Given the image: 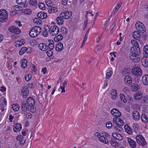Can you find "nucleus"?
Here are the masks:
<instances>
[{
  "label": "nucleus",
  "mask_w": 148,
  "mask_h": 148,
  "mask_svg": "<svg viewBox=\"0 0 148 148\" xmlns=\"http://www.w3.org/2000/svg\"><path fill=\"white\" fill-rule=\"evenodd\" d=\"M125 132L129 134H132V131L130 127L127 125H125L124 127Z\"/></svg>",
  "instance_id": "nucleus-30"
},
{
  "label": "nucleus",
  "mask_w": 148,
  "mask_h": 148,
  "mask_svg": "<svg viewBox=\"0 0 148 148\" xmlns=\"http://www.w3.org/2000/svg\"><path fill=\"white\" fill-rule=\"evenodd\" d=\"M72 12L69 11L63 12L60 14V16L57 17L56 21L58 23L59 25H62L63 23V19H68L71 16Z\"/></svg>",
  "instance_id": "nucleus-1"
},
{
  "label": "nucleus",
  "mask_w": 148,
  "mask_h": 148,
  "mask_svg": "<svg viewBox=\"0 0 148 148\" xmlns=\"http://www.w3.org/2000/svg\"><path fill=\"white\" fill-rule=\"evenodd\" d=\"M61 31L64 34H66L68 32V30L64 27H62L61 29Z\"/></svg>",
  "instance_id": "nucleus-54"
},
{
  "label": "nucleus",
  "mask_w": 148,
  "mask_h": 148,
  "mask_svg": "<svg viewBox=\"0 0 148 148\" xmlns=\"http://www.w3.org/2000/svg\"><path fill=\"white\" fill-rule=\"evenodd\" d=\"M118 120L119 121V123L118 124L121 125H124V122L122 119L119 118L118 119Z\"/></svg>",
  "instance_id": "nucleus-56"
},
{
  "label": "nucleus",
  "mask_w": 148,
  "mask_h": 148,
  "mask_svg": "<svg viewBox=\"0 0 148 148\" xmlns=\"http://www.w3.org/2000/svg\"><path fill=\"white\" fill-rule=\"evenodd\" d=\"M140 119L143 122L145 123H148V117L145 114H142L141 115Z\"/></svg>",
  "instance_id": "nucleus-28"
},
{
  "label": "nucleus",
  "mask_w": 148,
  "mask_h": 148,
  "mask_svg": "<svg viewBox=\"0 0 148 148\" xmlns=\"http://www.w3.org/2000/svg\"><path fill=\"white\" fill-rule=\"evenodd\" d=\"M48 49H49V50H52L54 48V46L53 43L52 42L51 43H49L47 46Z\"/></svg>",
  "instance_id": "nucleus-48"
},
{
  "label": "nucleus",
  "mask_w": 148,
  "mask_h": 148,
  "mask_svg": "<svg viewBox=\"0 0 148 148\" xmlns=\"http://www.w3.org/2000/svg\"><path fill=\"white\" fill-rule=\"evenodd\" d=\"M23 138V136L21 135L18 136L16 138L17 140L19 141Z\"/></svg>",
  "instance_id": "nucleus-61"
},
{
  "label": "nucleus",
  "mask_w": 148,
  "mask_h": 148,
  "mask_svg": "<svg viewBox=\"0 0 148 148\" xmlns=\"http://www.w3.org/2000/svg\"><path fill=\"white\" fill-rule=\"evenodd\" d=\"M63 48V44L61 42H59L56 45V49L57 51L59 52L61 51Z\"/></svg>",
  "instance_id": "nucleus-27"
},
{
  "label": "nucleus",
  "mask_w": 148,
  "mask_h": 148,
  "mask_svg": "<svg viewBox=\"0 0 148 148\" xmlns=\"http://www.w3.org/2000/svg\"><path fill=\"white\" fill-rule=\"evenodd\" d=\"M22 8L21 6L18 5L13 6V9L16 11H19L21 10Z\"/></svg>",
  "instance_id": "nucleus-49"
},
{
  "label": "nucleus",
  "mask_w": 148,
  "mask_h": 148,
  "mask_svg": "<svg viewBox=\"0 0 148 148\" xmlns=\"http://www.w3.org/2000/svg\"><path fill=\"white\" fill-rule=\"evenodd\" d=\"M127 139L128 142L131 147L132 148H135L136 147L137 144L135 141L132 140L130 137L127 138Z\"/></svg>",
  "instance_id": "nucleus-12"
},
{
  "label": "nucleus",
  "mask_w": 148,
  "mask_h": 148,
  "mask_svg": "<svg viewBox=\"0 0 148 148\" xmlns=\"http://www.w3.org/2000/svg\"><path fill=\"white\" fill-rule=\"evenodd\" d=\"M139 46H135L134 47H131L130 49V54H134L136 56H140L141 54L140 49Z\"/></svg>",
  "instance_id": "nucleus-8"
},
{
  "label": "nucleus",
  "mask_w": 148,
  "mask_h": 148,
  "mask_svg": "<svg viewBox=\"0 0 148 148\" xmlns=\"http://www.w3.org/2000/svg\"><path fill=\"white\" fill-rule=\"evenodd\" d=\"M21 92L23 93V97L26 98L28 96L29 93V90L27 86H24L21 90Z\"/></svg>",
  "instance_id": "nucleus-14"
},
{
  "label": "nucleus",
  "mask_w": 148,
  "mask_h": 148,
  "mask_svg": "<svg viewBox=\"0 0 148 148\" xmlns=\"http://www.w3.org/2000/svg\"><path fill=\"white\" fill-rule=\"evenodd\" d=\"M31 45L33 47H34L36 45L37 43L35 40H33L31 41L30 42Z\"/></svg>",
  "instance_id": "nucleus-58"
},
{
  "label": "nucleus",
  "mask_w": 148,
  "mask_h": 148,
  "mask_svg": "<svg viewBox=\"0 0 148 148\" xmlns=\"http://www.w3.org/2000/svg\"><path fill=\"white\" fill-rule=\"evenodd\" d=\"M110 143L111 145L114 147H116L119 145V143L116 141H111Z\"/></svg>",
  "instance_id": "nucleus-42"
},
{
  "label": "nucleus",
  "mask_w": 148,
  "mask_h": 148,
  "mask_svg": "<svg viewBox=\"0 0 148 148\" xmlns=\"http://www.w3.org/2000/svg\"><path fill=\"white\" fill-rule=\"evenodd\" d=\"M47 55L49 57L53 55V52L51 50H48L47 52Z\"/></svg>",
  "instance_id": "nucleus-60"
},
{
  "label": "nucleus",
  "mask_w": 148,
  "mask_h": 148,
  "mask_svg": "<svg viewBox=\"0 0 148 148\" xmlns=\"http://www.w3.org/2000/svg\"><path fill=\"white\" fill-rule=\"evenodd\" d=\"M21 108L22 112H26L27 110L29 111L30 107L26 103L23 102L21 105Z\"/></svg>",
  "instance_id": "nucleus-16"
},
{
  "label": "nucleus",
  "mask_w": 148,
  "mask_h": 148,
  "mask_svg": "<svg viewBox=\"0 0 148 148\" xmlns=\"http://www.w3.org/2000/svg\"><path fill=\"white\" fill-rule=\"evenodd\" d=\"M112 136L118 140H121L123 139L122 136L120 134L117 132L112 133Z\"/></svg>",
  "instance_id": "nucleus-20"
},
{
  "label": "nucleus",
  "mask_w": 148,
  "mask_h": 148,
  "mask_svg": "<svg viewBox=\"0 0 148 148\" xmlns=\"http://www.w3.org/2000/svg\"><path fill=\"white\" fill-rule=\"evenodd\" d=\"M135 138L136 141L139 145L143 146L147 144V143L145 138L142 135H137Z\"/></svg>",
  "instance_id": "nucleus-6"
},
{
  "label": "nucleus",
  "mask_w": 148,
  "mask_h": 148,
  "mask_svg": "<svg viewBox=\"0 0 148 148\" xmlns=\"http://www.w3.org/2000/svg\"><path fill=\"white\" fill-rule=\"evenodd\" d=\"M41 28L38 26H36L32 28L29 32V35L32 37L37 36L41 32Z\"/></svg>",
  "instance_id": "nucleus-2"
},
{
  "label": "nucleus",
  "mask_w": 148,
  "mask_h": 148,
  "mask_svg": "<svg viewBox=\"0 0 148 148\" xmlns=\"http://www.w3.org/2000/svg\"><path fill=\"white\" fill-rule=\"evenodd\" d=\"M63 38L62 36L59 34L55 37L54 38V40L56 41H58L61 40Z\"/></svg>",
  "instance_id": "nucleus-35"
},
{
  "label": "nucleus",
  "mask_w": 148,
  "mask_h": 148,
  "mask_svg": "<svg viewBox=\"0 0 148 148\" xmlns=\"http://www.w3.org/2000/svg\"><path fill=\"white\" fill-rule=\"evenodd\" d=\"M13 127V130L15 132L20 131L22 128L21 125L19 123L15 124Z\"/></svg>",
  "instance_id": "nucleus-24"
},
{
  "label": "nucleus",
  "mask_w": 148,
  "mask_h": 148,
  "mask_svg": "<svg viewBox=\"0 0 148 148\" xmlns=\"http://www.w3.org/2000/svg\"><path fill=\"white\" fill-rule=\"evenodd\" d=\"M12 108L13 110L15 111H17L19 110L18 107L14 104L12 105Z\"/></svg>",
  "instance_id": "nucleus-59"
},
{
  "label": "nucleus",
  "mask_w": 148,
  "mask_h": 148,
  "mask_svg": "<svg viewBox=\"0 0 148 148\" xmlns=\"http://www.w3.org/2000/svg\"><path fill=\"white\" fill-rule=\"evenodd\" d=\"M129 57L130 59L134 62H139L140 60V56L134 55V54H129Z\"/></svg>",
  "instance_id": "nucleus-10"
},
{
  "label": "nucleus",
  "mask_w": 148,
  "mask_h": 148,
  "mask_svg": "<svg viewBox=\"0 0 148 148\" xmlns=\"http://www.w3.org/2000/svg\"><path fill=\"white\" fill-rule=\"evenodd\" d=\"M120 99L123 101V103H125L127 102V100L125 97V96L124 94H121L120 95Z\"/></svg>",
  "instance_id": "nucleus-39"
},
{
  "label": "nucleus",
  "mask_w": 148,
  "mask_h": 148,
  "mask_svg": "<svg viewBox=\"0 0 148 148\" xmlns=\"http://www.w3.org/2000/svg\"><path fill=\"white\" fill-rule=\"evenodd\" d=\"M106 125L107 128L110 129L112 126V123L110 121H107L106 123Z\"/></svg>",
  "instance_id": "nucleus-47"
},
{
  "label": "nucleus",
  "mask_w": 148,
  "mask_h": 148,
  "mask_svg": "<svg viewBox=\"0 0 148 148\" xmlns=\"http://www.w3.org/2000/svg\"><path fill=\"white\" fill-rule=\"evenodd\" d=\"M38 47L40 49L43 51H45L48 49L47 45L44 43L39 44Z\"/></svg>",
  "instance_id": "nucleus-18"
},
{
  "label": "nucleus",
  "mask_w": 148,
  "mask_h": 148,
  "mask_svg": "<svg viewBox=\"0 0 148 148\" xmlns=\"http://www.w3.org/2000/svg\"><path fill=\"white\" fill-rule=\"evenodd\" d=\"M33 21L34 23L38 25L42 23V21L39 18H36L34 19Z\"/></svg>",
  "instance_id": "nucleus-41"
},
{
  "label": "nucleus",
  "mask_w": 148,
  "mask_h": 148,
  "mask_svg": "<svg viewBox=\"0 0 148 148\" xmlns=\"http://www.w3.org/2000/svg\"><path fill=\"white\" fill-rule=\"evenodd\" d=\"M124 81L127 84L131 85L132 82V78L129 76L126 75L124 78Z\"/></svg>",
  "instance_id": "nucleus-21"
},
{
  "label": "nucleus",
  "mask_w": 148,
  "mask_h": 148,
  "mask_svg": "<svg viewBox=\"0 0 148 148\" xmlns=\"http://www.w3.org/2000/svg\"><path fill=\"white\" fill-rule=\"evenodd\" d=\"M44 31L48 33H50V27L48 25H45L44 26Z\"/></svg>",
  "instance_id": "nucleus-38"
},
{
  "label": "nucleus",
  "mask_w": 148,
  "mask_h": 148,
  "mask_svg": "<svg viewBox=\"0 0 148 148\" xmlns=\"http://www.w3.org/2000/svg\"><path fill=\"white\" fill-rule=\"evenodd\" d=\"M121 126L118 124H115L114 126L113 125V127H114V128L116 131L119 132V131H121L122 129Z\"/></svg>",
  "instance_id": "nucleus-33"
},
{
  "label": "nucleus",
  "mask_w": 148,
  "mask_h": 148,
  "mask_svg": "<svg viewBox=\"0 0 148 148\" xmlns=\"http://www.w3.org/2000/svg\"><path fill=\"white\" fill-rule=\"evenodd\" d=\"M38 6L40 9L42 10H44L45 9V5L42 3H39Z\"/></svg>",
  "instance_id": "nucleus-51"
},
{
  "label": "nucleus",
  "mask_w": 148,
  "mask_h": 148,
  "mask_svg": "<svg viewBox=\"0 0 148 148\" xmlns=\"http://www.w3.org/2000/svg\"><path fill=\"white\" fill-rule=\"evenodd\" d=\"M29 3L30 5L36 6L37 5L38 2L36 0H30L29 1Z\"/></svg>",
  "instance_id": "nucleus-43"
},
{
  "label": "nucleus",
  "mask_w": 148,
  "mask_h": 148,
  "mask_svg": "<svg viewBox=\"0 0 148 148\" xmlns=\"http://www.w3.org/2000/svg\"><path fill=\"white\" fill-rule=\"evenodd\" d=\"M48 91L47 90H46L45 92L44 93H42V96H43L44 97V98L45 99H46L47 98V97L48 95L47 93H48Z\"/></svg>",
  "instance_id": "nucleus-62"
},
{
  "label": "nucleus",
  "mask_w": 148,
  "mask_h": 148,
  "mask_svg": "<svg viewBox=\"0 0 148 148\" xmlns=\"http://www.w3.org/2000/svg\"><path fill=\"white\" fill-rule=\"evenodd\" d=\"M132 73L133 75L137 77H139L142 75V72L140 66L138 65H134L132 69Z\"/></svg>",
  "instance_id": "nucleus-5"
},
{
  "label": "nucleus",
  "mask_w": 148,
  "mask_h": 148,
  "mask_svg": "<svg viewBox=\"0 0 148 148\" xmlns=\"http://www.w3.org/2000/svg\"><path fill=\"white\" fill-rule=\"evenodd\" d=\"M38 17L41 19L46 18L47 17L46 13L43 12H40L37 14Z\"/></svg>",
  "instance_id": "nucleus-25"
},
{
  "label": "nucleus",
  "mask_w": 148,
  "mask_h": 148,
  "mask_svg": "<svg viewBox=\"0 0 148 148\" xmlns=\"http://www.w3.org/2000/svg\"><path fill=\"white\" fill-rule=\"evenodd\" d=\"M142 82L143 84L145 85H148V75H144L142 77Z\"/></svg>",
  "instance_id": "nucleus-26"
},
{
  "label": "nucleus",
  "mask_w": 148,
  "mask_h": 148,
  "mask_svg": "<svg viewBox=\"0 0 148 148\" xmlns=\"http://www.w3.org/2000/svg\"><path fill=\"white\" fill-rule=\"evenodd\" d=\"M135 26L137 30L142 33H144L146 31V28L144 24L140 21H137L135 24Z\"/></svg>",
  "instance_id": "nucleus-7"
},
{
  "label": "nucleus",
  "mask_w": 148,
  "mask_h": 148,
  "mask_svg": "<svg viewBox=\"0 0 148 148\" xmlns=\"http://www.w3.org/2000/svg\"><path fill=\"white\" fill-rule=\"evenodd\" d=\"M134 99L135 100H138L141 99L143 97L142 93L139 91L136 93L134 95Z\"/></svg>",
  "instance_id": "nucleus-17"
},
{
  "label": "nucleus",
  "mask_w": 148,
  "mask_h": 148,
  "mask_svg": "<svg viewBox=\"0 0 148 148\" xmlns=\"http://www.w3.org/2000/svg\"><path fill=\"white\" fill-rule=\"evenodd\" d=\"M45 3L48 7H51L53 6V3L51 0H46Z\"/></svg>",
  "instance_id": "nucleus-36"
},
{
  "label": "nucleus",
  "mask_w": 148,
  "mask_h": 148,
  "mask_svg": "<svg viewBox=\"0 0 148 148\" xmlns=\"http://www.w3.org/2000/svg\"><path fill=\"white\" fill-rule=\"evenodd\" d=\"M147 58L143 56V58H141L142 64L143 66L145 68L148 67V61L147 59L146 58Z\"/></svg>",
  "instance_id": "nucleus-19"
},
{
  "label": "nucleus",
  "mask_w": 148,
  "mask_h": 148,
  "mask_svg": "<svg viewBox=\"0 0 148 148\" xmlns=\"http://www.w3.org/2000/svg\"><path fill=\"white\" fill-rule=\"evenodd\" d=\"M132 116L133 119L135 121L138 120L140 118V114L136 110H134L132 112Z\"/></svg>",
  "instance_id": "nucleus-15"
},
{
  "label": "nucleus",
  "mask_w": 148,
  "mask_h": 148,
  "mask_svg": "<svg viewBox=\"0 0 148 148\" xmlns=\"http://www.w3.org/2000/svg\"><path fill=\"white\" fill-rule=\"evenodd\" d=\"M8 14L7 12L4 9L0 10V21L5 22L8 19Z\"/></svg>",
  "instance_id": "nucleus-4"
},
{
  "label": "nucleus",
  "mask_w": 148,
  "mask_h": 148,
  "mask_svg": "<svg viewBox=\"0 0 148 148\" xmlns=\"http://www.w3.org/2000/svg\"><path fill=\"white\" fill-rule=\"evenodd\" d=\"M24 115L25 117L27 119H31L32 118V114L29 112H25Z\"/></svg>",
  "instance_id": "nucleus-50"
},
{
  "label": "nucleus",
  "mask_w": 148,
  "mask_h": 148,
  "mask_svg": "<svg viewBox=\"0 0 148 148\" xmlns=\"http://www.w3.org/2000/svg\"><path fill=\"white\" fill-rule=\"evenodd\" d=\"M27 61L25 59H24L22 61L21 66L23 68H25L27 67Z\"/></svg>",
  "instance_id": "nucleus-44"
},
{
  "label": "nucleus",
  "mask_w": 148,
  "mask_h": 148,
  "mask_svg": "<svg viewBox=\"0 0 148 148\" xmlns=\"http://www.w3.org/2000/svg\"><path fill=\"white\" fill-rule=\"evenodd\" d=\"M113 91L111 93L112 95L111 98L113 99H115L117 97V91L116 90L114 89L112 90Z\"/></svg>",
  "instance_id": "nucleus-34"
},
{
  "label": "nucleus",
  "mask_w": 148,
  "mask_h": 148,
  "mask_svg": "<svg viewBox=\"0 0 148 148\" xmlns=\"http://www.w3.org/2000/svg\"><path fill=\"white\" fill-rule=\"evenodd\" d=\"M19 143H20L19 144H21V146H22L25 143V140L23 138L19 141Z\"/></svg>",
  "instance_id": "nucleus-64"
},
{
  "label": "nucleus",
  "mask_w": 148,
  "mask_h": 148,
  "mask_svg": "<svg viewBox=\"0 0 148 148\" xmlns=\"http://www.w3.org/2000/svg\"><path fill=\"white\" fill-rule=\"evenodd\" d=\"M31 78L32 76L31 74H27V77L26 75H25V79L27 81H28L31 79Z\"/></svg>",
  "instance_id": "nucleus-52"
},
{
  "label": "nucleus",
  "mask_w": 148,
  "mask_h": 148,
  "mask_svg": "<svg viewBox=\"0 0 148 148\" xmlns=\"http://www.w3.org/2000/svg\"><path fill=\"white\" fill-rule=\"evenodd\" d=\"M141 103L144 106H148V96L147 95L144 96L143 99L141 101Z\"/></svg>",
  "instance_id": "nucleus-23"
},
{
  "label": "nucleus",
  "mask_w": 148,
  "mask_h": 148,
  "mask_svg": "<svg viewBox=\"0 0 148 148\" xmlns=\"http://www.w3.org/2000/svg\"><path fill=\"white\" fill-rule=\"evenodd\" d=\"M111 113L114 116L120 117L121 115V113L119 110L116 108H113L111 110Z\"/></svg>",
  "instance_id": "nucleus-13"
},
{
  "label": "nucleus",
  "mask_w": 148,
  "mask_h": 148,
  "mask_svg": "<svg viewBox=\"0 0 148 148\" xmlns=\"http://www.w3.org/2000/svg\"><path fill=\"white\" fill-rule=\"evenodd\" d=\"M9 32L15 34H19L21 33V30L17 27L15 26H11L8 28Z\"/></svg>",
  "instance_id": "nucleus-11"
},
{
  "label": "nucleus",
  "mask_w": 148,
  "mask_h": 148,
  "mask_svg": "<svg viewBox=\"0 0 148 148\" xmlns=\"http://www.w3.org/2000/svg\"><path fill=\"white\" fill-rule=\"evenodd\" d=\"M113 73L112 71H110L109 72H107L106 74V79H109Z\"/></svg>",
  "instance_id": "nucleus-45"
},
{
  "label": "nucleus",
  "mask_w": 148,
  "mask_h": 148,
  "mask_svg": "<svg viewBox=\"0 0 148 148\" xmlns=\"http://www.w3.org/2000/svg\"><path fill=\"white\" fill-rule=\"evenodd\" d=\"M65 87L62 85L61 84H60V88L59 89V90H60V89L62 90L61 91V93H64L65 92V91L64 88Z\"/></svg>",
  "instance_id": "nucleus-55"
},
{
  "label": "nucleus",
  "mask_w": 148,
  "mask_h": 148,
  "mask_svg": "<svg viewBox=\"0 0 148 148\" xmlns=\"http://www.w3.org/2000/svg\"><path fill=\"white\" fill-rule=\"evenodd\" d=\"M27 50V48L26 47L22 48L19 51V54L20 55H22L25 53Z\"/></svg>",
  "instance_id": "nucleus-37"
},
{
  "label": "nucleus",
  "mask_w": 148,
  "mask_h": 148,
  "mask_svg": "<svg viewBox=\"0 0 148 148\" xmlns=\"http://www.w3.org/2000/svg\"><path fill=\"white\" fill-rule=\"evenodd\" d=\"M27 103L30 107L29 111L34 113L36 111V108L34 107L35 104V101L32 97H29L27 99Z\"/></svg>",
  "instance_id": "nucleus-3"
},
{
  "label": "nucleus",
  "mask_w": 148,
  "mask_h": 148,
  "mask_svg": "<svg viewBox=\"0 0 148 148\" xmlns=\"http://www.w3.org/2000/svg\"><path fill=\"white\" fill-rule=\"evenodd\" d=\"M55 8L54 7L49 8L48 10V12L49 13H53L55 12Z\"/></svg>",
  "instance_id": "nucleus-63"
},
{
  "label": "nucleus",
  "mask_w": 148,
  "mask_h": 148,
  "mask_svg": "<svg viewBox=\"0 0 148 148\" xmlns=\"http://www.w3.org/2000/svg\"><path fill=\"white\" fill-rule=\"evenodd\" d=\"M140 87L136 84H133L131 86V90L133 92H135L139 90Z\"/></svg>",
  "instance_id": "nucleus-31"
},
{
  "label": "nucleus",
  "mask_w": 148,
  "mask_h": 148,
  "mask_svg": "<svg viewBox=\"0 0 148 148\" xmlns=\"http://www.w3.org/2000/svg\"><path fill=\"white\" fill-rule=\"evenodd\" d=\"M99 139L100 141H101L103 143L106 144H108V140H107V139L103 138L102 137H101V136L99 137Z\"/></svg>",
  "instance_id": "nucleus-40"
},
{
  "label": "nucleus",
  "mask_w": 148,
  "mask_h": 148,
  "mask_svg": "<svg viewBox=\"0 0 148 148\" xmlns=\"http://www.w3.org/2000/svg\"><path fill=\"white\" fill-rule=\"evenodd\" d=\"M50 34L53 36H55L58 34L59 32L58 27L56 25H53L50 27Z\"/></svg>",
  "instance_id": "nucleus-9"
},
{
  "label": "nucleus",
  "mask_w": 148,
  "mask_h": 148,
  "mask_svg": "<svg viewBox=\"0 0 148 148\" xmlns=\"http://www.w3.org/2000/svg\"><path fill=\"white\" fill-rule=\"evenodd\" d=\"M27 1V0H16V2L18 4L23 5L25 4Z\"/></svg>",
  "instance_id": "nucleus-46"
},
{
  "label": "nucleus",
  "mask_w": 148,
  "mask_h": 148,
  "mask_svg": "<svg viewBox=\"0 0 148 148\" xmlns=\"http://www.w3.org/2000/svg\"><path fill=\"white\" fill-rule=\"evenodd\" d=\"M132 35L134 38L136 40H138L141 36L140 33L137 31H135L133 32Z\"/></svg>",
  "instance_id": "nucleus-22"
},
{
  "label": "nucleus",
  "mask_w": 148,
  "mask_h": 148,
  "mask_svg": "<svg viewBox=\"0 0 148 148\" xmlns=\"http://www.w3.org/2000/svg\"><path fill=\"white\" fill-rule=\"evenodd\" d=\"M144 56L145 57H148V45H145L143 48Z\"/></svg>",
  "instance_id": "nucleus-29"
},
{
  "label": "nucleus",
  "mask_w": 148,
  "mask_h": 148,
  "mask_svg": "<svg viewBox=\"0 0 148 148\" xmlns=\"http://www.w3.org/2000/svg\"><path fill=\"white\" fill-rule=\"evenodd\" d=\"M0 101H2V103H3V104L5 106L6 105V99L5 98L3 97L1 99Z\"/></svg>",
  "instance_id": "nucleus-57"
},
{
  "label": "nucleus",
  "mask_w": 148,
  "mask_h": 148,
  "mask_svg": "<svg viewBox=\"0 0 148 148\" xmlns=\"http://www.w3.org/2000/svg\"><path fill=\"white\" fill-rule=\"evenodd\" d=\"M24 12L26 14L30 15L32 13V11L29 9H27L24 10Z\"/></svg>",
  "instance_id": "nucleus-53"
},
{
  "label": "nucleus",
  "mask_w": 148,
  "mask_h": 148,
  "mask_svg": "<svg viewBox=\"0 0 148 148\" xmlns=\"http://www.w3.org/2000/svg\"><path fill=\"white\" fill-rule=\"evenodd\" d=\"M101 135L100 136H101V137L107 139V140H108V139L110 138V135H109L108 133L105 132H101Z\"/></svg>",
  "instance_id": "nucleus-32"
}]
</instances>
